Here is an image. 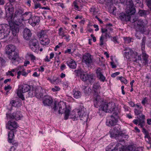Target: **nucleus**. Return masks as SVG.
<instances>
[{"mask_svg":"<svg viewBox=\"0 0 151 151\" xmlns=\"http://www.w3.org/2000/svg\"><path fill=\"white\" fill-rule=\"evenodd\" d=\"M134 3L132 0H127V7L126 10V13L132 14L135 12V10L133 6Z\"/></svg>","mask_w":151,"mask_h":151,"instance_id":"10","label":"nucleus"},{"mask_svg":"<svg viewBox=\"0 0 151 151\" xmlns=\"http://www.w3.org/2000/svg\"><path fill=\"white\" fill-rule=\"evenodd\" d=\"M32 16V13L30 12H26L24 14H23L22 16V21L29 19Z\"/></svg>","mask_w":151,"mask_h":151,"instance_id":"29","label":"nucleus"},{"mask_svg":"<svg viewBox=\"0 0 151 151\" xmlns=\"http://www.w3.org/2000/svg\"><path fill=\"white\" fill-rule=\"evenodd\" d=\"M53 109L55 111L58 112L59 114L64 113V119L65 120L68 119L70 111V108L69 106H67L65 103L60 101L58 104L55 103Z\"/></svg>","mask_w":151,"mask_h":151,"instance_id":"2","label":"nucleus"},{"mask_svg":"<svg viewBox=\"0 0 151 151\" xmlns=\"http://www.w3.org/2000/svg\"><path fill=\"white\" fill-rule=\"evenodd\" d=\"M39 48L40 47L39 45H37L34 46L31 45V47H30L33 52H38Z\"/></svg>","mask_w":151,"mask_h":151,"instance_id":"41","label":"nucleus"},{"mask_svg":"<svg viewBox=\"0 0 151 151\" xmlns=\"http://www.w3.org/2000/svg\"><path fill=\"white\" fill-rule=\"evenodd\" d=\"M16 47L15 46L10 45L6 46V53L8 54L10 53L12 54H12H16L15 50Z\"/></svg>","mask_w":151,"mask_h":151,"instance_id":"17","label":"nucleus"},{"mask_svg":"<svg viewBox=\"0 0 151 151\" xmlns=\"http://www.w3.org/2000/svg\"><path fill=\"white\" fill-rule=\"evenodd\" d=\"M108 37H109L108 36V35L107 34H105L102 33L100 38V45H102L104 44V39H106Z\"/></svg>","mask_w":151,"mask_h":151,"instance_id":"32","label":"nucleus"},{"mask_svg":"<svg viewBox=\"0 0 151 151\" xmlns=\"http://www.w3.org/2000/svg\"><path fill=\"white\" fill-rule=\"evenodd\" d=\"M98 78L102 82H104L106 79L105 77L103 75H101Z\"/></svg>","mask_w":151,"mask_h":151,"instance_id":"58","label":"nucleus"},{"mask_svg":"<svg viewBox=\"0 0 151 151\" xmlns=\"http://www.w3.org/2000/svg\"><path fill=\"white\" fill-rule=\"evenodd\" d=\"M68 64L69 66L71 68L75 69L76 68V64L75 62L72 59L69 62Z\"/></svg>","mask_w":151,"mask_h":151,"instance_id":"34","label":"nucleus"},{"mask_svg":"<svg viewBox=\"0 0 151 151\" xmlns=\"http://www.w3.org/2000/svg\"><path fill=\"white\" fill-rule=\"evenodd\" d=\"M142 104L145 105V104H148V100L146 97L143 99L142 101Z\"/></svg>","mask_w":151,"mask_h":151,"instance_id":"59","label":"nucleus"},{"mask_svg":"<svg viewBox=\"0 0 151 151\" xmlns=\"http://www.w3.org/2000/svg\"><path fill=\"white\" fill-rule=\"evenodd\" d=\"M29 97H32L35 96V94L34 91V88L30 91L28 93Z\"/></svg>","mask_w":151,"mask_h":151,"instance_id":"49","label":"nucleus"},{"mask_svg":"<svg viewBox=\"0 0 151 151\" xmlns=\"http://www.w3.org/2000/svg\"><path fill=\"white\" fill-rule=\"evenodd\" d=\"M117 120L113 116L108 117L106 122L107 125L109 126H112L116 124Z\"/></svg>","mask_w":151,"mask_h":151,"instance_id":"18","label":"nucleus"},{"mask_svg":"<svg viewBox=\"0 0 151 151\" xmlns=\"http://www.w3.org/2000/svg\"><path fill=\"white\" fill-rule=\"evenodd\" d=\"M18 127L17 124L15 121H9L6 125V128L9 129L13 130L16 129Z\"/></svg>","mask_w":151,"mask_h":151,"instance_id":"14","label":"nucleus"},{"mask_svg":"<svg viewBox=\"0 0 151 151\" xmlns=\"http://www.w3.org/2000/svg\"><path fill=\"white\" fill-rule=\"evenodd\" d=\"M11 53L12 54L10 53L8 54V57L12 61V63H14L16 62L17 61V59L18 57V55L17 52H16V54L14 55L12 54V53Z\"/></svg>","mask_w":151,"mask_h":151,"instance_id":"30","label":"nucleus"},{"mask_svg":"<svg viewBox=\"0 0 151 151\" xmlns=\"http://www.w3.org/2000/svg\"><path fill=\"white\" fill-rule=\"evenodd\" d=\"M94 104L95 106L99 107V111H103L106 112H109L113 111L115 107V104L113 102L108 103L104 102L99 95L98 91H94Z\"/></svg>","mask_w":151,"mask_h":151,"instance_id":"1","label":"nucleus"},{"mask_svg":"<svg viewBox=\"0 0 151 151\" xmlns=\"http://www.w3.org/2000/svg\"><path fill=\"white\" fill-rule=\"evenodd\" d=\"M142 128V132L145 135V138H147L148 139H149L150 137L149 135L148 132L145 129L143 128V127Z\"/></svg>","mask_w":151,"mask_h":151,"instance_id":"45","label":"nucleus"},{"mask_svg":"<svg viewBox=\"0 0 151 151\" xmlns=\"http://www.w3.org/2000/svg\"><path fill=\"white\" fill-rule=\"evenodd\" d=\"M147 23V21L146 20L140 19L136 21L134 26L137 30L143 33L146 30L145 27Z\"/></svg>","mask_w":151,"mask_h":151,"instance_id":"4","label":"nucleus"},{"mask_svg":"<svg viewBox=\"0 0 151 151\" xmlns=\"http://www.w3.org/2000/svg\"><path fill=\"white\" fill-rule=\"evenodd\" d=\"M18 70L17 69H14L10 71H9L6 73V75L7 76H13L14 75L16 74V72L18 71Z\"/></svg>","mask_w":151,"mask_h":151,"instance_id":"37","label":"nucleus"},{"mask_svg":"<svg viewBox=\"0 0 151 151\" xmlns=\"http://www.w3.org/2000/svg\"><path fill=\"white\" fill-rule=\"evenodd\" d=\"M53 102L51 97L48 96H46L44 97L43 102L45 105H50Z\"/></svg>","mask_w":151,"mask_h":151,"instance_id":"21","label":"nucleus"},{"mask_svg":"<svg viewBox=\"0 0 151 151\" xmlns=\"http://www.w3.org/2000/svg\"><path fill=\"white\" fill-rule=\"evenodd\" d=\"M14 133L13 131H10L8 134L9 140L12 141V140L14 136Z\"/></svg>","mask_w":151,"mask_h":151,"instance_id":"42","label":"nucleus"},{"mask_svg":"<svg viewBox=\"0 0 151 151\" xmlns=\"http://www.w3.org/2000/svg\"><path fill=\"white\" fill-rule=\"evenodd\" d=\"M147 4L151 10V0H147Z\"/></svg>","mask_w":151,"mask_h":151,"instance_id":"61","label":"nucleus"},{"mask_svg":"<svg viewBox=\"0 0 151 151\" xmlns=\"http://www.w3.org/2000/svg\"><path fill=\"white\" fill-rule=\"evenodd\" d=\"M80 75V78L83 81H87L89 74L84 72L83 70H79L78 71Z\"/></svg>","mask_w":151,"mask_h":151,"instance_id":"20","label":"nucleus"},{"mask_svg":"<svg viewBox=\"0 0 151 151\" xmlns=\"http://www.w3.org/2000/svg\"><path fill=\"white\" fill-rule=\"evenodd\" d=\"M22 117V114L19 111H16L12 113L6 114V117L8 119H14L17 121L20 120Z\"/></svg>","mask_w":151,"mask_h":151,"instance_id":"8","label":"nucleus"},{"mask_svg":"<svg viewBox=\"0 0 151 151\" xmlns=\"http://www.w3.org/2000/svg\"><path fill=\"white\" fill-rule=\"evenodd\" d=\"M132 60L134 62H137L138 60H141V58L140 55H138L137 53L135 51H133L132 54Z\"/></svg>","mask_w":151,"mask_h":151,"instance_id":"24","label":"nucleus"},{"mask_svg":"<svg viewBox=\"0 0 151 151\" xmlns=\"http://www.w3.org/2000/svg\"><path fill=\"white\" fill-rule=\"evenodd\" d=\"M121 137L120 138L119 137H118L117 139H122V140H120L119 141V142H124L126 140H127V139L128 138V135H121Z\"/></svg>","mask_w":151,"mask_h":151,"instance_id":"43","label":"nucleus"},{"mask_svg":"<svg viewBox=\"0 0 151 151\" xmlns=\"http://www.w3.org/2000/svg\"><path fill=\"white\" fill-rule=\"evenodd\" d=\"M39 37L40 42L42 45H47L49 43V39L44 31H42L39 34Z\"/></svg>","mask_w":151,"mask_h":151,"instance_id":"9","label":"nucleus"},{"mask_svg":"<svg viewBox=\"0 0 151 151\" xmlns=\"http://www.w3.org/2000/svg\"><path fill=\"white\" fill-rule=\"evenodd\" d=\"M38 8L40 9H41V6L40 3H39L36 2L35 4L34 9H37Z\"/></svg>","mask_w":151,"mask_h":151,"instance_id":"53","label":"nucleus"},{"mask_svg":"<svg viewBox=\"0 0 151 151\" xmlns=\"http://www.w3.org/2000/svg\"><path fill=\"white\" fill-rule=\"evenodd\" d=\"M82 62L88 66L90 65L93 63V59L91 55L89 53L85 54L83 56Z\"/></svg>","mask_w":151,"mask_h":151,"instance_id":"12","label":"nucleus"},{"mask_svg":"<svg viewBox=\"0 0 151 151\" xmlns=\"http://www.w3.org/2000/svg\"><path fill=\"white\" fill-rule=\"evenodd\" d=\"M59 34L60 36L62 38L64 37V38L68 40L69 38V36L67 34L66 32L63 30L62 28H60L59 29Z\"/></svg>","mask_w":151,"mask_h":151,"instance_id":"27","label":"nucleus"},{"mask_svg":"<svg viewBox=\"0 0 151 151\" xmlns=\"http://www.w3.org/2000/svg\"><path fill=\"white\" fill-rule=\"evenodd\" d=\"M139 13L140 15L141 16H144L150 13L148 10H140Z\"/></svg>","mask_w":151,"mask_h":151,"instance_id":"40","label":"nucleus"},{"mask_svg":"<svg viewBox=\"0 0 151 151\" xmlns=\"http://www.w3.org/2000/svg\"><path fill=\"white\" fill-rule=\"evenodd\" d=\"M37 45H39V44L38 41L36 39H32L30 40L29 43V45L30 47H31V45L34 46Z\"/></svg>","mask_w":151,"mask_h":151,"instance_id":"35","label":"nucleus"},{"mask_svg":"<svg viewBox=\"0 0 151 151\" xmlns=\"http://www.w3.org/2000/svg\"><path fill=\"white\" fill-rule=\"evenodd\" d=\"M102 71V70L100 68H99L97 70L96 73L97 77L100 76L101 75H103Z\"/></svg>","mask_w":151,"mask_h":151,"instance_id":"46","label":"nucleus"},{"mask_svg":"<svg viewBox=\"0 0 151 151\" xmlns=\"http://www.w3.org/2000/svg\"><path fill=\"white\" fill-rule=\"evenodd\" d=\"M90 12L93 14H95L97 13V11L96 8L93 6L90 9Z\"/></svg>","mask_w":151,"mask_h":151,"instance_id":"50","label":"nucleus"},{"mask_svg":"<svg viewBox=\"0 0 151 151\" xmlns=\"http://www.w3.org/2000/svg\"><path fill=\"white\" fill-rule=\"evenodd\" d=\"M110 116H113L115 118V119L117 120L119 117L118 114L117 113L114 112L113 113V115Z\"/></svg>","mask_w":151,"mask_h":151,"instance_id":"57","label":"nucleus"},{"mask_svg":"<svg viewBox=\"0 0 151 151\" xmlns=\"http://www.w3.org/2000/svg\"><path fill=\"white\" fill-rule=\"evenodd\" d=\"M28 56L30 58L31 60H35V57L34 55L31 53L28 54Z\"/></svg>","mask_w":151,"mask_h":151,"instance_id":"60","label":"nucleus"},{"mask_svg":"<svg viewBox=\"0 0 151 151\" xmlns=\"http://www.w3.org/2000/svg\"><path fill=\"white\" fill-rule=\"evenodd\" d=\"M58 80V78L57 77H53L51 81V83L55 84L56 83Z\"/></svg>","mask_w":151,"mask_h":151,"instance_id":"64","label":"nucleus"},{"mask_svg":"<svg viewBox=\"0 0 151 151\" xmlns=\"http://www.w3.org/2000/svg\"><path fill=\"white\" fill-rule=\"evenodd\" d=\"M112 25L111 24H107L106 25V28L104 29L102 28L101 29V32L102 33L105 34H107L108 36L109 37L110 33L112 30Z\"/></svg>","mask_w":151,"mask_h":151,"instance_id":"19","label":"nucleus"},{"mask_svg":"<svg viewBox=\"0 0 151 151\" xmlns=\"http://www.w3.org/2000/svg\"><path fill=\"white\" fill-rule=\"evenodd\" d=\"M142 43L141 48L142 50L144 49V47L145 43V38H143L142 40Z\"/></svg>","mask_w":151,"mask_h":151,"instance_id":"56","label":"nucleus"},{"mask_svg":"<svg viewBox=\"0 0 151 151\" xmlns=\"http://www.w3.org/2000/svg\"><path fill=\"white\" fill-rule=\"evenodd\" d=\"M109 133L111 137H118L120 138L121 136V130L119 126H116L111 129L109 131Z\"/></svg>","mask_w":151,"mask_h":151,"instance_id":"11","label":"nucleus"},{"mask_svg":"<svg viewBox=\"0 0 151 151\" xmlns=\"http://www.w3.org/2000/svg\"><path fill=\"white\" fill-rule=\"evenodd\" d=\"M117 79H118L120 80L122 82L124 83L125 84H126L127 83V80L122 77H118Z\"/></svg>","mask_w":151,"mask_h":151,"instance_id":"48","label":"nucleus"},{"mask_svg":"<svg viewBox=\"0 0 151 151\" xmlns=\"http://www.w3.org/2000/svg\"><path fill=\"white\" fill-rule=\"evenodd\" d=\"M142 57L145 63H146L147 62V58L148 55L145 53L142 52Z\"/></svg>","mask_w":151,"mask_h":151,"instance_id":"47","label":"nucleus"},{"mask_svg":"<svg viewBox=\"0 0 151 151\" xmlns=\"http://www.w3.org/2000/svg\"><path fill=\"white\" fill-rule=\"evenodd\" d=\"M145 125V121L144 120L139 119L138 125L140 126L142 128H143Z\"/></svg>","mask_w":151,"mask_h":151,"instance_id":"44","label":"nucleus"},{"mask_svg":"<svg viewBox=\"0 0 151 151\" xmlns=\"http://www.w3.org/2000/svg\"><path fill=\"white\" fill-rule=\"evenodd\" d=\"M73 93L74 97L75 98L78 99L81 97V94L80 91H78L73 90Z\"/></svg>","mask_w":151,"mask_h":151,"instance_id":"38","label":"nucleus"},{"mask_svg":"<svg viewBox=\"0 0 151 151\" xmlns=\"http://www.w3.org/2000/svg\"><path fill=\"white\" fill-rule=\"evenodd\" d=\"M30 87L28 85L24 84L20 85L19 86L17 91L18 96L22 100H24V98L22 93L28 92L30 90Z\"/></svg>","mask_w":151,"mask_h":151,"instance_id":"6","label":"nucleus"},{"mask_svg":"<svg viewBox=\"0 0 151 151\" xmlns=\"http://www.w3.org/2000/svg\"><path fill=\"white\" fill-rule=\"evenodd\" d=\"M114 145L113 143H111L110 145H108L106 148V151H108V149L109 150V151L110 149H111V147Z\"/></svg>","mask_w":151,"mask_h":151,"instance_id":"63","label":"nucleus"},{"mask_svg":"<svg viewBox=\"0 0 151 151\" xmlns=\"http://www.w3.org/2000/svg\"><path fill=\"white\" fill-rule=\"evenodd\" d=\"M40 21L39 17L32 16L29 18V23L32 26H35L38 24Z\"/></svg>","mask_w":151,"mask_h":151,"instance_id":"13","label":"nucleus"},{"mask_svg":"<svg viewBox=\"0 0 151 151\" xmlns=\"http://www.w3.org/2000/svg\"><path fill=\"white\" fill-rule=\"evenodd\" d=\"M22 71V75L24 76H26L28 74V73H29L30 72V70L28 72H27L26 71H24V69H22V70H21V69H18Z\"/></svg>","mask_w":151,"mask_h":151,"instance_id":"52","label":"nucleus"},{"mask_svg":"<svg viewBox=\"0 0 151 151\" xmlns=\"http://www.w3.org/2000/svg\"><path fill=\"white\" fill-rule=\"evenodd\" d=\"M128 14L127 16V21H129L132 23H134V24L135 23V22L137 20V18L134 15V14H131L130 13H127Z\"/></svg>","mask_w":151,"mask_h":151,"instance_id":"25","label":"nucleus"},{"mask_svg":"<svg viewBox=\"0 0 151 151\" xmlns=\"http://www.w3.org/2000/svg\"><path fill=\"white\" fill-rule=\"evenodd\" d=\"M10 29L9 25L3 24L0 26V39L6 37L9 35Z\"/></svg>","mask_w":151,"mask_h":151,"instance_id":"5","label":"nucleus"},{"mask_svg":"<svg viewBox=\"0 0 151 151\" xmlns=\"http://www.w3.org/2000/svg\"><path fill=\"white\" fill-rule=\"evenodd\" d=\"M31 33L30 30L27 28H25L24 30L23 36L26 40H29L31 36Z\"/></svg>","mask_w":151,"mask_h":151,"instance_id":"23","label":"nucleus"},{"mask_svg":"<svg viewBox=\"0 0 151 151\" xmlns=\"http://www.w3.org/2000/svg\"><path fill=\"white\" fill-rule=\"evenodd\" d=\"M90 83H93L95 81V76L93 74H89L88 80Z\"/></svg>","mask_w":151,"mask_h":151,"instance_id":"36","label":"nucleus"},{"mask_svg":"<svg viewBox=\"0 0 151 151\" xmlns=\"http://www.w3.org/2000/svg\"><path fill=\"white\" fill-rule=\"evenodd\" d=\"M128 16V14H126L124 13H122L119 14V18L122 21H127Z\"/></svg>","mask_w":151,"mask_h":151,"instance_id":"33","label":"nucleus"},{"mask_svg":"<svg viewBox=\"0 0 151 151\" xmlns=\"http://www.w3.org/2000/svg\"><path fill=\"white\" fill-rule=\"evenodd\" d=\"M77 114H76L75 111H73L70 114V116L73 121L78 120L80 118L84 122H86L87 120L88 116L87 114L86 109L82 107L79 110H76Z\"/></svg>","mask_w":151,"mask_h":151,"instance_id":"3","label":"nucleus"},{"mask_svg":"<svg viewBox=\"0 0 151 151\" xmlns=\"http://www.w3.org/2000/svg\"><path fill=\"white\" fill-rule=\"evenodd\" d=\"M119 149V151H127L124 146L119 143L116 145L113 149H111V151H116Z\"/></svg>","mask_w":151,"mask_h":151,"instance_id":"22","label":"nucleus"},{"mask_svg":"<svg viewBox=\"0 0 151 151\" xmlns=\"http://www.w3.org/2000/svg\"><path fill=\"white\" fill-rule=\"evenodd\" d=\"M124 146L127 151H142L143 150V147H142L136 148L133 145Z\"/></svg>","mask_w":151,"mask_h":151,"instance_id":"16","label":"nucleus"},{"mask_svg":"<svg viewBox=\"0 0 151 151\" xmlns=\"http://www.w3.org/2000/svg\"><path fill=\"white\" fill-rule=\"evenodd\" d=\"M76 1H74L73 2V4H74V6L76 8V9H78L79 8L78 6L77 5V4H78V3L79 1L81 2V1H78V0H76Z\"/></svg>","mask_w":151,"mask_h":151,"instance_id":"62","label":"nucleus"},{"mask_svg":"<svg viewBox=\"0 0 151 151\" xmlns=\"http://www.w3.org/2000/svg\"><path fill=\"white\" fill-rule=\"evenodd\" d=\"M5 9L6 11H8L9 13H12L14 11V7L10 3H8L6 4Z\"/></svg>","mask_w":151,"mask_h":151,"instance_id":"31","label":"nucleus"},{"mask_svg":"<svg viewBox=\"0 0 151 151\" xmlns=\"http://www.w3.org/2000/svg\"><path fill=\"white\" fill-rule=\"evenodd\" d=\"M125 0H107L108 3H116L118 2H120L123 3L125 1Z\"/></svg>","mask_w":151,"mask_h":151,"instance_id":"39","label":"nucleus"},{"mask_svg":"<svg viewBox=\"0 0 151 151\" xmlns=\"http://www.w3.org/2000/svg\"><path fill=\"white\" fill-rule=\"evenodd\" d=\"M84 92L86 93H88L91 92V89L89 87L85 86L84 88Z\"/></svg>","mask_w":151,"mask_h":151,"instance_id":"51","label":"nucleus"},{"mask_svg":"<svg viewBox=\"0 0 151 151\" xmlns=\"http://www.w3.org/2000/svg\"><path fill=\"white\" fill-rule=\"evenodd\" d=\"M23 10L21 8L17 9L15 12L14 17V21L21 23L22 22V16Z\"/></svg>","mask_w":151,"mask_h":151,"instance_id":"7","label":"nucleus"},{"mask_svg":"<svg viewBox=\"0 0 151 151\" xmlns=\"http://www.w3.org/2000/svg\"><path fill=\"white\" fill-rule=\"evenodd\" d=\"M60 90V88L58 86H55L54 87L52 88V91L53 92H56L59 91Z\"/></svg>","mask_w":151,"mask_h":151,"instance_id":"55","label":"nucleus"},{"mask_svg":"<svg viewBox=\"0 0 151 151\" xmlns=\"http://www.w3.org/2000/svg\"><path fill=\"white\" fill-rule=\"evenodd\" d=\"M42 91V90L40 88H34L35 96H36L37 98L39 99L41 98L43 94L41 92Z\"/></svg>","mask_w":151,"mask_h":151,"instance_id":"26","label":"nucleus"},{"mask_svg":"<svg viewBox=\"0 0 151 151\" xmlns=\"http://www.w3.org/2000/svg\"><path fill=\"white\" fill-rule=\"evenodd\" d=\"M125 50L127 51L124 53V55L126 58L128 60L131 59L133 51L129 48L125 49Z\"/></svg>","mask_w":151,"mask_h":151,"instance_id":"28","label":"nucleus"},{"mask_svg":"<svg viewBox=\"0 0 151 151\" xmlns=\"http://www.w3.org/2000/svg\"><path fill=\"white\" fill-rule=\"evenodd\" d=\"M10 103L12 106H17L18 102L17 101H16L14 100H12L11 101Z\"/></svg>","mask_w":151,"mask_h":151,"instance_id":"54","label":"nucleus"},{"mask_svg":"<svg viewBox=\"0 0 151 151\" xmlns=\"http://www.w3.org/2000/svg\"><path fill=\"white\" fill-rule=\"evenodd\" d=\"M16 24H14L13 23L10 24L11 29L12 33L13 36H15L19 31V25L20 23L16 22Z\"/></svg>","mask_w":151,"mask_h":151,"instance_id":"15","label":"nucleus"}]
</instances>
